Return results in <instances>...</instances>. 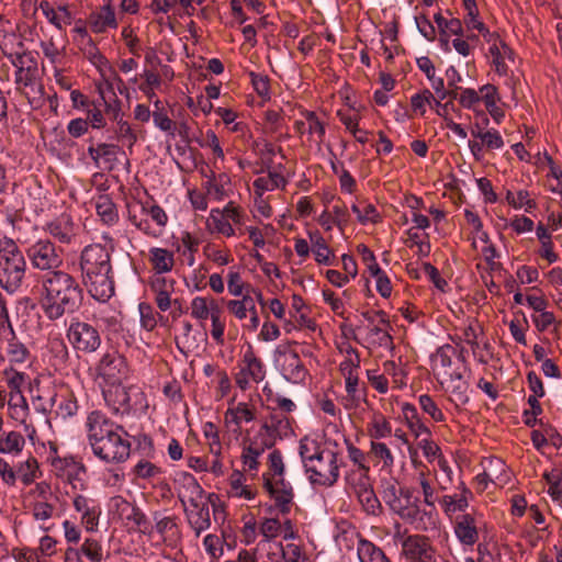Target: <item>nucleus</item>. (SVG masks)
<instances>
[{
    "label": "nucleus",
    "instance_id": "f257e3e1",
    "mask_svg": "<svg viewBox=\"0 0 562 562\" xmlns=\"http://www.w3.org/2000/svg\"><path fill=\"white\" fill-rule=\"evenodd\" d=\"M42 307L50 321L76 312L82 303V289L77 280L64 271H48L41 278Z\"/></svg>",
    "mask_w": 562,
    "mask_h": 562
},
{
    "label": "nucleus",
    "instance_id": "f03ea898",
    "mask_svg": "<svg viewBox=\"0 0 562 562\" xmlns=\"http://www.w3.org/2000/svg\"><path fill=\"white\" fill-rule=\"evenodd\" d=\"M89 442L94 456L109 463L124 462L131 452V443L122 426H116L93 412L88 417Z\"/></svg>",
    "mask_w": 562,
    "mask_h": 562
},
{
    "label": "nucleus",
    "instance_id": "7ed1b4c3",
    "mask_svg": "<svg viewBox=\"0 0 562 562\" xmlns=\"http://www.w3.org/2000/svg\"><path fill=\"white\" fill-rule=\"evenodd\" d=\"M80 268L82 281L93 299L105 302L114 295L111 256L104 246H87L81 252Z\"/></svg>",
    "mask_w": 562,
    "mask_h": 562
},
{
    "label": "nucleus",
    "instance_id": "20e7f679",
    "mask_svg": "<svg viewBox=\"0 0 562 562\" xmlns=\"http://www.w3.org/2000/svg\"><path fill=\"white\" fill-rule=\"evenodd\" d=\"M26 261L16 243L9 237L0 239V286L9 293L22 284Z\"/></svg>",
    "mask_w": 562,
    "mask_h": 562
},
{
    "label": "nucleus",
    "instance_id": "39448f33",
    "mask_svg": "<svg viewBox=\"0 0 562 562\" xmlns=\"http://www.w3.org/2000/svg\"><path fill=\"white\" fill-rule=\"evenodd\" d=\"M37 75V65L15 71L16 91L27 99L32 109H38L44 104V87Z\"/></svg>",
    "mask_w": 562,
    "mask_h": 562
},
{
    "label": "nucleus",
    "instance_id": "423d86ee",
    "mask_svg": "<svg viewBox=\"0 0 562 562\" xmlns=\"http://www.w3.org/2000/svg\"><path fill=\"white\" fill-rule=\"evenodd\" d=\"M142 395L138 387L126 386L123 383L105 384L103 389L104 400L115 413H130L136 406L133 398Z\"/></svg>",
    "mask_w": 562,
    "mask_h": 562
},
{
    "label": "nucleus",
    "instance_id": "0eeeda50",
    "mask_svg": "<svg viewBox=\"0 0 562 562\" xmlns=\"http://www.w3.org/2000/svg\"><path fill=\"white\" fill-rule=\"evenodd\" d=\"M67 338L71 346L81 352H94L101 345L99 330L89 323L74 322L70 324Z\"/></svg>",
    "mask_w": 562,
    "mask_h": 562
},
{
    "label": "nucleus",
    "instance_id": "6e6552de",
    "mask_svg": "<svg viewBox=\"0 0 562 562\" xmlns=\"http://www.w3.org/2000/svg\"><path fill=\"white\" fill-rule=\"evenodd\" d=\"M26 255L35 269L47 270V272L58 271L57 269L63 263L60 254L54 243L48 239H41L30 246Z\"/></svg>",
    "mask_w": 562,
    "mask_h": 562
},
{
    "label": "nucleus",
    "instance_id": "1a4fd4ad",
    "mask_svg": "<svg viewBox=\"0 0 562 562\" xmlns=\"http://www.w3.org/2000/svg\"><path fill=\"white\" fill-rule=\"evenodd\" d=\"M97 370L105 384L123 383L128 376L126 359L117 351L104 353L99 361Z\"/></svg>",
    "mask_w": 562,
    "mask_h": 562
},
{
    "label": "nucleus",
    "instance_id": "9d476101",
    "mask_svg": "<svg viewBox=\"0 0 562 562\" xmlns=\"http://www.w3.org/2000/svg\"><path fill=\"white\" fill-rule=\"evenodd\" d=\"M337 453L334 451L325 452L322 463H305V470L310 474L312 483L331 486L337 482L339 468L337 464Z\"/></svg>",
    "mask_w": 562,
    "mask_h": 562
},
{
    "label": "nucleus",
    "instance_id": "9b49d317",
    "mask_svg": "<svg viewBox=\"0 0 562 562\" xmlns=\"http://www.w3.org/2000/svg\"><path fill=\"white\" fill-rule=\"evenodd\" d=\"M52 465L59 477L66 479L74 488H83L86 467L74 457L55 458Z\"/></svg>",
    "mask_w": 562,
    "mask_h": 562
},
{
    "label": "nucleus",
    "instance_id": "f8f14e48",
    "mask_svg": "<svg viewBox=\"0 0 562 562\" xmlns=\"http://www.w3.org/2000/svg\"><path fill=\"white\" fill-rule=\"evenodd\" d=\"M276 353L283 358L282 371L284 378L293 383L303 382L307 373L296 351L279 346Z\"/></svg>",
    "mask_w": 562,
    "mask_h": 562
},
{
    "label": "nucleus",
    "instance_id": "ddd939ff",
    "mask_svg": "<svg viewBox=\"0 0 562 562\" xmlns=\"http://www.w3.org/2000/svg\"><path fill=\"white\" fill-rule=\"evenodd\" d=\"M290 428L289 419L279 413H271L269 418L263 423L259 431L261 440L265 441V447L272 448L277 439H281L286 435Z\"/></svg>",
    "mask_w": 562,
    "mask_h": 562
},
{
    "label": "nucleus",
    "instance_id": "4468645a",
    "mask_svg": "<svg viewBox=\"0 0 562 562\" xmlns=\"http://www.w3.org/2000/svg\"><path fill=\"white\" fill-rule=\"evenodd\" d=\"M176 281L172 278L154 273L150 280V288L156 294L155 301L162 312L169 310L172 304L171 295L175 292Z\"/></svg>",
    "mask_w": 562,
    "mask_h": 562
},
{
    "label": "nucleus",
    "instance_id": "2eb2a0df",
    "mask_svg": "<svg viewBox=\"0 0 562 562\" xmlns=\"http://www.w3.org/2000/svg\"><path fill=\"white\" fill-rule=\"evenodd\" d=\"M402 548L406 560L435 559L428 538L424 536H408L403 540Z\"/></svg>",
    "mask_w": 562,
    "mask_h": 562
},
{
    "label": "nucleus",
    "instance_id": "dca6fc26",
    "mask_svg": "<svg viewBox=\"0 0 562 562\" xmlns=\"http://www.w3.org/2000/svg\"><path fill=\"white\" fill-rule=\"evenodd\" d=\"M88 23L94 33H103L108 27L115 29L117 22L113 7L108 3L101 7L98 12H92L89 15Z\"/></svg>",
    "mask_w": 562,
    "mask_h": 562
},
{
    "label": "nucleus",
    "instance_id": "f3484780",
    "mask_svg": "<svg viewBox=\"0 0 562 562\" xmlns=\"http://www.w3.org/2000/svg\"><path fill=\"white\" fill-rule=\"evenodd\" d=\"M38 9L48 19V21L58 30L63 29V23L68 25L71 23L72 16L67 5L58 7V11L61 13L60 15H58V12H56L52 8L50 3L47 0H42L38 3Z\"/></svg>",
    "mask_w": 562,
    "mask_h": 562
},
{
    "label": "nucleus",
    "instance_id": "a211bd4d",
    "mask_svg": "<svg viewBox=\"0 0 562 562\" xmlns=\"http://www.w3.org/2000/svg\"><path fill=\"white\" fill-rule=\"evenodd\" d=\"M149 261L155 273H159L160 276L170 271L175 265L172 252L164 248H151L149 251Z\"/></svg>",
    "mask_w": 562,
    "mask_h": 562
},
{
    "label": "nucleus",
    "instance_id": "6ab92c4d",
    "mask_svg": "<svg viewBox=\"0 0 562 562\" xmlns=\"http://www.w3.org/2000/svg\"><path fill=\"white\" fill-rule=\"evenodd\" d=\"M310 239L313 245V252L315 255V260L321 265L330 266L334 263V255L329 249L326 240L319 234L318 231L310 232Z\"/></svg>",
    "mask_w": 562,
    "mask_h": 562
},
{
    "label": "nucleus",
    "instance_id": "aec40b11",
    "mask_svg": "<svg viewBox=\"0 0 562 562\" xmlns=\"http://www.w3.org/2000/svg\"><path fill=\"white\" fill-rule=\"evenodd\" d=\"M3 375L8 384V387L10 389L9 404H11L12 401H14V398H19V401H21L23 405L26 406V401L21 393V386L25 381L24 373L19 372L11 367L3 371Z\"/></svg>",
    "mask_w": 562,
    "mask_h": 562
},
{
    "label": "nucleus",
    "instance_id": "412c9836",
    "mask_svg": "<svg viewBox=\"0 0 562 562\" xmlns=\"http://www.w3.org/2000/svg\"><path fill=\"white\" fill-rule=\"evenodd\" d=\"M265 487L269 492L271 498L274 501V505L279 508L280 513L285 515L290 512V507L293 504V490H273L270 479H265Z\"/></svg>",
    "mask_w": 562,
    "mask_h": 562
},
{
    "label": "nucleus",
    "instance_id": "4be33fe9",
    "mask_svg": "<svg viewBox=\"0 0 562 562\" xmlns=\"http://www.w3.org/2000/svg\"><path fill=\"white\" fill-rule=\"evenodd\" d=\"M95 211L101 221L106 225L117 222L119 215L115 204L108 194H101L95 201Z\"/></svg>",
    "mask_w": 562,
    "mask_h": 562
},
{
    "label": "nucleus",
    "instance_id": "5701e85b",
    "mask_svg": "<svg viewBox=\"0 0 562 562\" xmlns=\"http://www.w3.org/2000/svg\"><path fill=\"white\" fill-rule=\"evenodd\" d=\"M300 456L304 464L308 462L322 463L325 458V450L321 449L316 440H310L307 437H304L300 441Z\"/></svg>",
    "mask_w": 562,
    "mask_h": 562
},
{
    "label": "nucleus",
    "instance_id": "b1692460",
    "mask_svg": "<svg viewBox=\"0 0 562 562\" xmlns=\"http://www.w3.org/2000/svg\"><path fill=\"white\" fill-rule=\"evenodd\" d=\"M490 54L493 56L496 72L506 75L507 65L505 64V58H513V49L504 41H499V44L494 43L491 45Z\"/></svg>",
    "mask_w": 562,
    "mask_h": 562
},
{
    "label": "nucleus",
    "instance_id": "393cba45",
    "mask_svg": "<svg viewBox=\"0 0 562 562\" xmlns=\"http://www.w3.org/2000/svg\"><path fill=\"white\" fill-rule=\"evenodd\" d=\"M101 99L105 103L106 110L113 112V119L117 122V130H116L117 137L127 139L128 140V149L131 150L132 147L134 146V144L137 142L136 133L133 131V128L131 127L128 122L123 121L122 117H119L120 116L119 108H112L110 104H108L105 102L103 95H101Z\"/></svg>",
    "mask_w": 562,
    "mask_h": 562
},
{
    "label": "nucleus",
    "instance_id": "a878e982",
    "mask_svg": "<svg viewBox=\"0 0 562 562\" xmlns=\"http://www.w3.org/2000/svg\"><path fill=\"white\" fill-rule=\"evenodd\" d=\"M402 412L409 429L415 434L416 437H419L423 434L430 436V430L420 420L417 408L414 405L405 403L402 407Z\"/></svg>",
    "mask_w": 562,
    "mask_h": 562
},
{
    "label": "nucleus",
    "instance_id": "bb28decb",
    "mask_svg": "<svg viewBox=\"0 0 562 562\" xmlns=\"http://www.w3.org/2000/svg\"><path fill=\"white\" fill-rule=\"evenodd\" d=\"M243 361L246 363V370L254 381L260 382L265 379L266 372L263 369V363L259 358L256 357L250 346L245 352Z\"/></svg>",
    "mask_w": 562,
    "mask_h": 562
},
{
    "label": "nucleus",
    "instance_id": "cd10ccee",
    "mask_svg": "<svg viewBox=\"0 0 562 562\" xmlns=\"http://www.w3.org/2000/svg\"><path fill=\"white\" fill-rule=\"evenodd\" d=\"M285 186V178L277 171H269L267 178L261 177L254 182V187L260 191H272L277 188L284 189Z\"/></svg>",
    "mask_w": 562,
    "mask_h": 562
},
{
    "label": "nucleus",
    "instance_id": "c85d7f7f",
    "mask_svg": "<svg viewBox=\"0 0 562 562\" xmlns=\"http://www.w3.org/2000/svg\"><path fill=\"white\" fill-rule=\"evenodd\" d=\"M24 438L18 431H10L4 438L0 437V452L19 453L24 446Z\"/></svg>",
    "mask_w": 562,
    "mask_h": 562
},
{
    "label": "nucleus",
    "instance_id": "c756f323",
    "mask_svg": "<svg viewBox=\"0 0 562 562\" xmlns=\"http://www.w3.org/2000/svg\"><path fill=\"white\" fill-rule=\"evenodd\" d=\"M117 148L119 147L114 144L102 143V144H99L97 147L91 145L88 148V154L91 157V159L94 161V164L98 165L99 159L101 157H104L108 161L112 160L116 154Z\"/></svg>",
    "mask_w": 562,
    "mask_h": 562
},
{
    "label": "nucleus",
    "instance_id": "7c9ffc66",
    "mask_svg": "<svg viewBox=\"0 0 562 562\" xmlns=\"http://www.w3.org/2000/svg\"><path fill=\"white\" fill-rule=\"evenodd\" d=\"M37 470V460L31 457L20 465V468L16 471V476L21 479L24 485H30L31 483L34 482Z\"/></svg>",
    "mask_w": 562,
    "mask_h": 562
},
{
    "label": "nucleus",
    "instance_id": "2f4dec72",
    "mask_svg": "<svg viewBox=\"0 0 562 562\" xmlns=\"http://www.w3.org/2000/svg\"><path fill=\"white\" fill-rule=\"evenodd\" d=\"M74 506L76 510L81 514L82 524L87 526H93L97 524L98 516L94 510H90L88 507V501L86 497L79 495L74 499Z\"/></svg>",
    "mask_w": 562,
    "mask_h": 562
},
{
    "label": "nucleus",
    "instance_id": "473e14b6",
    "mask_svg": "<svg viewBox=\"0 0 562 562\" xmlns=\"http://www.w3.org/2000/svg\"><path fill=\"white\" fill-rule=\"evenodd\" d=\"M226 537L223 531L222 538L216 535H207L204 538L205 550L212 558L218 559L223 554V543L226 542Z\"/></svg>",
    "mask_w": 562,
    "mask_h": 562
},
{
    "label": "nucleus",
    "instance_id": "72a5a7b5",
    "mask_svg": "<svg viewBox=\"0 0 562 562\" xmlns=\"http://www.w3.org/2000/svg\"><path fill=\"white\" fill-rule=\"evenodd\" d=\"M120 516L125 519L126 522H133L137 526L147 524L145 515L139 508L135 507L131 503H125L120 509Z\"/></svg>",
    "mask_w": 562,
    "mask_h": 562
},
{
    "label": "nucleus",
    "instance_id": "f704fd0d",
    "mask_svg": "<svg viewBox=\"0 0 562 562\" xmlns=\"http://www.w3.org/2000/svg\"><path fill=\"white\" fill-rule=\"evenodd\" d=\"M371 276L376 278V290L383 297H389L392 292L391 281L387 276L381 270L379 265L371 267Z\"/></svg>",
    "mask_w": 562,
    "mask_h": 562
},
{
    "label": "nucleus",
    "instance_id": "c9c22d12",
    "mask_svg": "<svg viewBox=\"0 0 562 562\" xmlns=\"http://www.w3.org/2000/svg\"><path fill=\"white\" fill-rule=\"evenodd\" d=\"M383 551L376 548L373 543L359 539L358 557L360 562H373Z\"/></svg>",
    "mask_w": 562,
    "mask_h": 562
},
{
    "label": "nucleus",
    "instance_id": "e433bc0d",
    "mask_svg": "<svg viewBox=\"0 0 562 562\" xmlns=\"http://www.w3.org/2000/svg\"><path fill=\"white\" fill-rule=\"evenodd\" d=\"M251 83L257 94L266 100L270 99V82L268 76L256 74L251 71L249 74Z\"/></svg>",
    "mask_w": 562,
    "mask_h": 562
},
{
    "label": "nucleus",
    "instance_id": "4c0bfd02",
    "mask_svg": "<svg viewBox=\"0 0 562 562\" xmlns=\"http://www.w3.org/2000/svg\"><path fill=\"white\" fill-rule=\"evenodd\" d=\"M8 356L11 362L22 363L27 359L30 352L22 342L12 339L9 342Z\"/></svg>",
    "mask_w": 562,
    "mask_h": 562
},
{
    "label": "nucleus",
    "instance_id": "58836bf2",
    "mask_svg": "<svg viewBox=\"0 0 562 562\" xmlns=\"http://www.w3.org/2000/svg\"><path fill=\"white\" fill-rule=\"evenodd\" d=\"M419 405H420L422 409L425 413L429 414L434 420H436V422L445 420L443 413L441 412V409L437 406V404L434 402V400L429 395H427V394L420 395L419 396Z\"/></svg>",
    "mask_w": 562,
    "mask_h": 562
},
{
    "label": "nucleus",
    "instance_id": "ea45409f",
    "mask_svg": "<svg viewBox=\"0 0 562 562\" xmlns=\"http://www.w3.org/2000/svg\"><path fill=\"white\" fill-rule=\"evenodd\" d=\"M446 514L450 515L457 510H463L468 506L467 498L464 496L458 497L457 495H446L440 501Z\"/></svg>",
    "mask_w": 562,
    "mask_h": 562
},
{
    "label": "nucleus",
    "instance_id": "a19ab883",
    "mask_svg": "<svg viewBox=\"0 0 562 562\" xmlns=\"http://www.w3.org/2000/svg\"><path fill=\"white\" fill-rule=\"evenodd\" d=\"M139 313L142 326L148 331L153 330L157 325L156 315L158 314L147 303L139 304Z\"/></svg>",
    "mask_w": 562,
    "mask_h": 562
},
{
    "label": "nucleus",
    "instance_id": "79ce46f5",
    "mask_svg": "<svg viewBox=\"0 0 562 562\" xmlns=\"http://www.w3.org/2000/svg\"><path fill=\"white\" fill-rule=\"evenodd\" d=\"M134 473L140 479H150L160 474L161 470L154 463L142 460L135 465Z\"/></svg>",
    "mask_w": 562,
    "mask_h": 562
},
{
    "label": "nucleus",
    "instance_id": "37998d69",
    "mask_svg": "<svg viewBox=\"0 0 562 562\" xmlns=\"http://www.w3.org/2000/svg\"><path fill=\"white\" fill-rule=\"evenodd\" d=\"M210 299L198 296L191 303V314L198 319H206L210 315Z\"/></svg>",
    "mask_w": 562,
    "mask_h": 562
},
{
    "label": "nucleus",
    "instance_id": "c03bdc74",
    "mask_svg": "<svg viewBox=\"0 0 562 562\" xmlns=\"http://www.w3.org/2000/svg\"><path fill=\"white\" fill-rule=\"evenodd\" d=\"M81 550L91 561H100L102 558L101 544L93 538H86Z\"/></svg>",
    "mask_w": 562,
    "mask_h": 562
},
{
    "label": "nucleus",
    "instance_id": "a18cd8bd",
    "mask_svg": "<svg viewBox=\"0 0 562 562\" xmlns=\"http://www.w3.org/2000/svg\"><path fill=\"white\" fill-rule=\"evenodd\" d=\"M392 432L390 423L384 418H374L372 422V428L370 429V436L379 439L390 436Z\"/></svg>",
    "mask_w": 562,
    "mask_h": 562
},
{
    "label": "nucleus",
    "instance_id": "49530a36",
    "mask_svg": "<svg viewBox=\"0 0 562 562\" xmlns=\"http://www.w3.org/2000/svg\"><path fill=\"white\" fill-rule=\"evenodd\" d=\"M457 356V349L451 345H443L436 351V360H439L442 368H450L452 358Z\"/></svg>",
    "mask_w": 562,
    "mask_h": 562
},
{
    "label": "nucleus",
    "instance_id": "de8ad7c7",
    "mask_svg": "<svg viewBox=\"0 0 562 562\" xmlns=\"http://www.w3.org/2000/svg\"><path fill=\"white\" fill-rule=\"evenodd\" d=\"M228 414L233 416L232 422H234L236 425H239L240 418H244L246 422H250L255 418L254 413L245 403H239L235 408L228 409L226 416Z\"/></svg>",
    "mask_w": 562,
    "mask_h": 562
},
{
    "label": "nucleus",
    "instance_id": "09e8293b",
    "mask_svg": "<svg viewBox=\"0 0 562 562\" xmlns=\"http://www.w3.org/2000/svg\"><path fill=\"white\" fill-rule=\"evenodd\" d=\"M424 272L430 278L435 286L441 292H446V286L448 282L440 277L438 269L429 262L423 263Z\"/></svg>",
    "mask_w": 562,
    "mask_h": 562
},
{
    "label": "nucleus",
    "instance_id": "8fccbe9b",
    "mask_svg": "<svg viewBox=\"0 0 562 562\" xmlns=\"http://www.w3.org/2000/svg\"><path fill=\"white\" fill-rule=\"evenodd\" d=\"M371 452L376 458L382 459L385 467H391L394 462L393 456L385 443L372 441Z\"/></svg>",
    "mask_w": 562,
    "mask_h": 562
},
{
    "label": "nucleus",
    "instance_id": "3c124183",
    "mask_svg": "<svg viewBox=\"0 0 562 562\" xmlns=\"http://www.w3.org/2000/svg\"><path fill=\"white\" fill-rule=\"evenodd\" d=\"M153 119L156 126H158L164 132H169L171 135L175 134L176 124L172 120H170L167 114L162 111H154Z\"/></svg>",
    "mask_w": 562,
    "mask_h": 562
},
{
    "label": "nucleus",
    "instance_id": "603ef678",
    "mask_svg": "<svg viewBox=\"0 0 562 562\" xmlns=\"http://www.w3.org/2000/svg\"><path fill=\"white\" fill-rule=\"evenodd\" d=\"M196 142L199 143V145L201 147H205V146L211 147L214 155L217 156L218 158H221V159L224 158V151L220 145L218 137L212 130H209L206 132V140L205 142H202L199 139Z\"/></svg>",
    "mask_w": 562,
    "mask_h": 562
},
{
    "label": "nucleus",
    "instance_id": "864d4df0",
    "mask_svg": "<svg viewBox=\"0 0 562 562\" xmlns=\"http://www.w3.org/2000/svg\"><path fill=\"white\" fill-rule=\"evenodd\" d=\"M269 469L274 476H283L284 463L279 450H273L269 454Z\"/></svg>",
    "mask_w": 562,
    "mask_h": 562
},
{
    "label": "nucleus",
    "instance_id": "5fc2aeb1",
    "mask_svg": "<svg viewBox=\"0 0 562 562\" xmlns=\"http://www.w3.org/2000/svg\"><path fill=\"white\" fill-rule=\"evenodd\" d=\"M306 121L308 122L310 126H308V133H316L319 138L322 139L323 136L325 135V126L324 124L318 120L317 115L315 114V112H312V111H306L303 113Z\"/></svg>",
    "mask_w": 562,
    "mask_h": 562
},
{
    "label": "nucleus",
    "instance_id": "6e6d98bb",
    "mask_svg": "<svg viewBox=\"0 0 562 562\" xmlns=\"http://www.w3.org/2000/svg\"><path fill=\"white\" fill-rule=\"evenodd\" d=\"M432 81V88L436 91V93L439 95L440 100L446 99L449 97L451 100H454L458 98V90L459 87H456L454 90H445V83L442 78L434 79Z\"/></svg>",
    "mask_w": 562,
    "mask_h": 562
},
{
    "label": "nucleus",
    "instance_id": "4d7b16f0",
    "mask_svg": "<svg viewBox=\"0 0 562 562\" xmlns=\"http://www.w3.org/2000/svg\"><path fill=\"white\" fill-rule=\"evenodd\" d=\"M88 120L75 119L69 122L67 130L72 137L77 138L82 136L88 131Z\"/></svg>",
    "mask_w": 562,
    "mask_h": 562
},
{
    "label": "nucleus",
    "instance_id": "13d9d810",
    "mask_svg": "<svg viewBox=\"0 0 562 562\" xmlns=\"http://www.w3.org/2000/svg\"><path fill=\"white\" fill-rule=\"evenodd\" d=\"M416 23H417L418 30L423 34V36H425L428 41L435 40L436 30H435L434 25L430 23V21L425 15L416 18Z\"/></svg>",
    "mask_w": 562,
    "mask_h": 562
},
{
    "label": "nucleus",
    "instance_id": "bf43d9fd",
    "mask_svg": "<svg viewBox=\"0 0 562 562\" xmlns=\"http://www.w3.org/2000/svg\"><path fill=\"white\" fill-rule=\"evenodd\" d=\"M527 381H528L529 389L533 393L531 396H538V397L544 396L543 383H542L541 379L533 371L528 372Z\"/></svg>",
    "mask_w": 562,
    "mask_h": 562
},
{
    "label": "nucleus",
    "instance_id": "052dcab7",
    "mask_svg": "<svg viewBox=\"0 0 562 562\" xmlns=\"http://www.w3.org/2000/svg\"><path fill=\"white\" fill-rule=\"evenodd\" d=\"M417 446L423 450L426 458L429 460L434 459L439 452L440 448L439 446L429 439V436L427 438H423Z\"/></svg>",
    "mask_w": 562,
    "mask_h": 562
},
{
    "label": "nucleus",
    "instance_id": "680f3d73",
    "mask_svg": "<svg viewBox=\"0 0 562 562\" xmlns=\"http://www.w3.org/2000/svg\"><path fill=\"white\" fill-rule=\"evenodd\" d=\"M265 119H266V122L270 125L269 132L277 133L280 130L281 122L283 120L282 111L278 112V111H273V110H268L265 113Z\"/></svg>",
    "mask_w": 562,
    "mask_h": 562
},
{
    "label": "nucleus",
    "instance_id": "e2e57ef3",
    "mask_svg": "<svg viewBox=\"0 0 562 562\" xmlns=\"http://www.w3.org/2000/svg\"><path fill=\"white\" fill-rule=\"evenodd\" d=\"M245 288L247 289V285L243 283L241 277L238 272H231L228 274V291L233 295H240Z\"/></svg>",
    "mask_w": 562,
    "mask_h": 562
},
{
    "label": "nucleus",
    "instance_id": "0e129e2a",
    "mask_svg": "<svg viewBox=\"0 0 562 562\" xmlns=\"http://www.w3.org/2000/svg\"><path fill=\"white\" fill-rule=\"evenodd\" d=\"M480 100H481V97L479 95V93L474 89H471V88L464 89L461 92L460 98H459L460 104L464 108H471L475 103L480 102Z\"/></svg>",
    "mask_w": 562,
    "mask_h": 562
},
{
    "label": "nucleus",
    "instance_id": "69168bd1",
    "mask_svg": "<svg viewBox=\"0 0 562 562\" xmlns=\"http://www.w3.org/2000/svg\"><path fill=\"white\" fill-rule=\"evenodd\" d=\"M483 144L488 149H497L504 145L503 138L497 131H487L483 136Z\"/></svg>",
    "mask_w": 562,
    "mask_h": 562
},
{
    "label": "nucleus",
    "instance_id": "338daca9",
    "mask_svg": "<svg viewBox=\"0 0 562 562\" xmlns=\"http://www.w3.org/2000/svg\"><path fill=\"white\" fill-rule=\"evenodd\" d=\"M477 187L485 196V201L488 203H495L497 201V194L494 192L492 183L486 178L477 180Z\"/></svg>",
    "mask_w": 562,
    "mask_h": 562
},
{
    "label": "nucleus",
    "instance_id": "774afa93",
    "mask_svg": "<svg viewBox=\"0 0 562 562\" xmlns=\"http://www.w3.org/2000/svg\"><path fill=\"white\" fill-rule=\"evenodd\" d=\"M454 531L463 544L472 546L479 540L477 529H454Z\"/></svg>",
    "mask_w": 562,
    "mask_h": 562
}]
</instances>
